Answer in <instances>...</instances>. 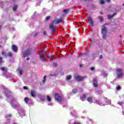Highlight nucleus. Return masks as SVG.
I'll return each mask as SVG.
<instances>
[{
	"label": "nucleus",
	"mask_w": 124,
	"mask_h": 124,
	"mask_svg": "<svg viewBox=\"0 0 124 124\" xmlns=\"http://www.w3.org/2000/svg\"><path fill=\"white\" fill-rule=\"evenodd\" d=\"M117 78L119 79H121V78H123V71L121 69H118L116 70Z\"/></svg>",
	"instance_id": "5"
},
{
	"label": "nucleus",
	"mask_w": 124,
	"mask_h": 124,
	"mask_svg": "<svg viewBox=\"0 0 124 124\" xmlns=\"http://www.w3.org/2000/svg\"><path fill=\"white\" fill-rule=\"evenodd\" d=\"M107 25H108V24L105 23L102 27V34L103 39H106L107 35L108 30L106 27H105V26H107Z\"/></svg>",
	"instance_id": "3"
},
{
	"label": "nucleus",
	"mask_w": 124,
	"mask_h": 124,
	"mask_svg": "<svg viewBox=\"0 0 124 124\" xmlns=\"http://www.w3.org/2000/svg\"><path fill=\"white\" fill-rule=\"evenodd\" d=\"M100 4H104V3H105V2L103 0H100Z\"/></svg>",
	"instance_id": "26"
},
{
	"label": "nucleus",
	"mask_w": 124,
	"mask_h": 124,
	"mask_svg": "<svg viewBox=\"0 0 124 124\" xmlns=\"http://www.w3.org/2000/svg\"><path fill=\"white\" fill-rule=\"evenodd\" d=\"M52 22L55 25L57 24H60V23H62V19H54V21H53Z\"/></svg>",
	"instance_id": "11"
},
{
	"label": "nucleus",
	"mask_w": 124,
	"mask_h": 124,
	"mask_svg": "<svg viewBox=\"0 0 124 124\" xmlns=\"http://www.w3.org/2000/svg\"><path fill=\"white\" fill-rule=\"evenodd\" d=\"M7 56H8L9 57H11L12 56V54L11 53V52H9L8 53Z\"/></svg>",
	"instance_id": "29"
},
{
	"label": "nucleus",
	"mask_w": 124,
	"mask_h": 124,
	"mask_svg": "<svg viewBox=\"0 0 124 124\" xmlns=\"http://www.w3.org/2000/svg\"><path fill=\"white\" fill-rule=\"evenodd\" d=\"M55 98L58 102L62 101V96L57 93L55 94Z\"/></svg>",
	"instance_id": "7"
},
{
	"label": "nucleus",
	"mask_w": 124,
	"mask_h": 124,
	"mask_svg": "<svg viewBox=\"0 0 124 124\" xmlns=\"http://www.w3.org/2000/svg\"><path fill=\"white\" fill-rule=\"evenodd\" d=\"M102 75H104V76H107V74L105 73V72H104L102 73Z\"/></svg>",
	"instance_id": "30"
},
{
	"label": "nucleus",
	"mask_w": 124,
	"mask_h": 124,
	"mask_svg": "<svg viewBox=\"0 0 124 124\" xmlns=\"http://www.w3.org/2000/svg\"><path fill=\"white\" fill-rule=\"evenodd\" d=\"M24 101L25 102H26V103H29V98L28 97H26L24 99Z\"/></svg>",
	"instance_id": "22"
},
{
	"label": "nucleus",
	"mask_w": 124,
	"mask_h": 124,
	"mask_svg": "<svg viewBox=\"0 0 124 124\" xmlns=\"http://www.w3.org/2000/svg\"><path fill=\"white\" fill-rule=\"evenodd\" d=\"M31 95L32 97H35L36 96V92L34 90H31Z\"/></svg>",
	"instance_id": "10"
},
{
	"label": "nucleus",
	"mask_w": 124,
	"mask_h": 124,
	"mask_svg": "<svg viewBox=\"0 0 124 124\" xmlns=\"http://www.w3.org/2000/svg\"><path fill=\"white\" fill-rule=\"evenodd\" d=\"M49 19H50V16H47L46 18V20H49Z\"/></svg>",
	"instance_id": "40"
},
{
	"label": "nucleus",
	"mask_w": 124,
	"mask_h": 124,
	"mask_svg": "<svg viewBox=\"0 0 124 124\" xmlns=\"http://www.w3.org/2000/svg\"><path fill=\"white\" fill-rule=\"evenodd\" d=\"M103 58V56L102 55L100 56V59H102Z\"/></svg>",
	"instance_id": "43"
},
{
	"label": "nucleus",
	"mask_w": 124,
	"mask_h": 124,
	"mask_svg": "<svg viewBox=\"0 0 124 124\" xmlns=\"http://www.w3.org/2000/svg\"><path fill=\"white\" fill-rule=\"evenodd\" d=\"M98 19H99L100 22H102L103 21H104V18L102 16H99L98 17Z\"/></svg>",
	"instance_id": "18"
},
{
	"label": "nucleus",
	"mask_w": 124,
	"mask_h": 124,
	"mask_svg": "<svg viewBox=\"0 0 124 124\" xmlns=\"http://www.w3.org/2000/svg\"><path fill=\"white\" fill-rule=\"evenodd\" d=\"M41 100H42V101H44V100H45V99L44 98V97H42L41 98Z\"/></svg>",
	"instance_id": "34"
},
{
	"label": "nucleus",
	"mask_w": 124,
	"mask_h": 124,
	"mask_svg": "<svg viewBox=\"0 0 124 124\" xmlns=\"http://www.w3.org/2000/svg\"><path fill=\"white\" fill-rule=\"evenodd\" d=\"M1 30V25L0 24V30Z\"/></svg>",
	"instance_id": "45"
},
{
	"label": "nucleus",
	"mask_w": 124,
	"mask_h": 124,
	"mask_svg": "<svg viewBox=\"0 0 124 124\" xmlns=\"http://www.w3.org/2000/svg\"><path fill=\"white\" fill-rule=\"evenodd\" d=\"M71 78H72V76H71V75L68 76L66 77V80H70V79H71Z\"/></svg>",
	"instance_id": "21"
},
{
	"label": "nucleus",
	"mask_w": 124,
	"mask_h": 124,
	"mask_svg": "<svg viewBox=\"0 0 124 124\" xmlns=\"http://www.w3.org/2000/svg\"><path fill=\"white\" fill-rule=\"evenodd\" d=\"M72 92L74 93H77V89H73Z\"/></svg>",
	"instance_id": "27"
},
{
	"label": "nucleus",
	"mask_w": 124,
	"mask_h": 124,
	"mask_svg": "<svg viewBox=\"0 0 124 124\" xmlns=\"http://www.w3.org/2000/svg\"><path fill=\"white\" fill-rule=\"evenodd\" d=\"M80 67H82V65H80Z\"/></svg>",
	"instance_id": "47"
},
{
	"label": "nucleus",
	"mask_w": 124,
	"mask_h": 124,
	"mask_svg": "<svg viewBox=\"0 0 124 124\" xmlns=\"http://www.w3.org/2000/svg\"><path fill=\"white\" fill-rule=\"evenodd\" d=\"M123 115H124V111H123Z\"/></svg>",
	"instance_id": "48"
},
{
	"label": "nucleus",
	"mask_w": 124,
	"mask_h": 124,
	"mask_svg": "<svg viewBox=\"0 0 124 124\" xmlns=\"http://www.w3.org/2000/svg\"><path fill=\"white\" fill-rule=\"evenodd\" d=\"M63 13H64L65 14H67V12H68V9H64L63 10Z\"/></svg>",
	"instance_id": "25"
},
{
	"label": "nucleus",
	"mask_w": 124,
	"mask_h": 124,
	"mask_svg": "<svg viewBox=\"0 0 124 124\" xmlns=\"http://www.w3.org/2000/svg\"><path fill=\"white\" fill-rule=\"evenodd\" d=\"M23 89H24V90H28V87H27L26 86H24Z\"/></svg>",
	"instance_id": "39"
},
{
	"label": "nucleus",
	"mask_w": 124,
	"mask_h": 124,
	"mask_svg": "<svg viewBox=\"0 0 124 124\" xmlns=\"http://www.w3.org/2000/svg\"><path fill=\"white\" fill-rule=\"evenodd\" d=\"M87 101L88 102H93V103H96L101 106H105L107 104H110L111 103V100L107 99L105 97L101 98L99 100H95V99H93L91 97H88L87 98Z\"/></svg>",
	"instance_id": "1"
},
{
	"label": "nucleus",
	"mask_w": 124,
	"mask_h": 124,
	"mask_svg": "<svg viewBox=\"0 0 124 124\" xmlns=\"http://www.w3.org/2000/svg\"><path fill=\"white\" fill-rule=\"evenodd\" d=\"M13 108H15L18 111V113L16 114V117L19 118L21 116H25V110L21 108L19 104H14L12 105Z\"/></svg>",
	"instance_id": "2"
},
{
	"label": "nucleus",
	"mask_w": 124,
	"mask_h": 124,
	"mask_svg": "<svg viewBox=\"0 0 124 124\" xmlns=\"http://www.w3.org/2000/svg\"><path fill=\"white\" fill-rule=\"evenodd\" d=\"M43 34L44 35H46V34H47L46 31H44Z\"/></svg>",
	"instance_id": "37"
},
{
	"label": "nucleus",
	"mask_w": 124,
	"mask_h": 124,
	"mask_svg": "<svg viewBox=\"0 0 124 124\" xmlns=\"http://www.w3.org/2000/svg\"><path fill=\"white\" fill-rule=\"evenodd\" d=\"M12 49L14 51V52H16V53L17 52V46H15V45H13L12 46Z\"/></svg>",
	"instance_id": "15"
},
{
	"label": "nucleus",
	"mask_w": 124,
	"mask_h": 124,
	"mask_svg": "<svg viewBox=\"0 0 124 124\" xmlns=\"http://www.w3.org/2000/svg\"><path fill=\"white\" fill-rule=\"evenodd\" d=\"M86 97H87V96H86V95H83L82 96L80 97V99L82 101H85V100H86Z\"/></svg>",
	"instance_id": "16"
},
{
	"label": "nucleus",
	"mask_w": 124,
	"mask_h": 124,
	"mask_svg": "<svg viewBox=\"0 0 124 124\" xmlns=\"http://www.w3.org/2000/svg\"><path fill=\"white\" fill-rule=\"evenodd\" d=\"M46 100L48 101V102H50L51 101V98L49 96H46Z\"/></svg>",
	"instance_id": "20"
},
{
	"label": "nucleus",
	"mask_w": 124,
	"mask_h": 124,
	"mask_svg": "<svg viewBox=\"0 0 124 124\" xmlns=\"http://www.w3.org/2000/svg\"><path fill=\"white\" fill-rule=\"evenodd\" d=\"M1 70L3 72V74H6V70H5V69H4V67H1Z\"/></svg>",
	"instance_id": "19"
},
{
	"label": "nucleus",
	"mask_w": 124,
	"mask_h": 124,
	"mask_svg": "<svg viewBox=\"0 0 124 124\" xmlns=\"http://www.w3.org/2000/svg\"><path fill=\"white\" fill-rule=\"evenodd\" d=\"M17 6L16 5L14 7H13V11H16V10H17Z\"/></svg>",
	"instance_id": "24"
},
{
	"label": "nucleus",
	"mask_w": 124,
	"mask_h": 124,
	"mask_svg": "<svg viewBox=\"0 0 124 124\" xmlns=\"http://www.w3.org/2000/svg\"><path fill=\"white\" fill-rule=\"evenodd\" d=\"M89 24L92 27L93 26V19L91 17H89Z\"/></svg>",
	"instance_id": "13"
},
{
	"label": "nucleus",
	"mask_w": 124,
	"mask_h": 124,
	"mask_svg": "<svg viewBox=\"0 0 124 124\" xmlns=\"http://www.w3.org/2000/svg\"><path fill=\"white\" fill-rule=\"evenodd\" d=\"M46 78H47V76H44V79L43 80V82L44 84V83H45V81H46Z\"/></svg>",
	"instance_id": "23"
},
{
	"label": "nucleus",
	"mask_w": 124,
	"mask_h": 124,
	"mask_svg": "<svg viewBox=\"0 0 124 124\" xmlns=\"http://www.w3.org/2000/svg\"><path fill=\"white\" fill-rule=\"evenodd\" d=\"M106 1H107V2H110V0H106Z\"/></svg>",
	"instance_id": "42"
},
{
	"label": "nucleus",
	"mask_w": 124,
	"mask_h": 124,
	"mask_svg": "<svg viewBox=\"0 0 124 124\" xmlns=\"http://www.w3.org/2000/svg\"><path fill=\"white\" fill-rule=\"evenodd\" d=\"M53 66H54V67H56V66H58V64H57V63L53 62Z\"/></svg>",
	"instance_id": "28"
},
{
	"label": "nucleus",
	"mask_w": 124,
	"mask_h": 124,
	"mask_svg": "<svg viewBox=\"0 0 124 124\" xmlns=\"http://www.w3.org/2000/svg\"><path fill=\"white\" fill-rule=\"evenodd\" d=\"M116 90L117 91H120V90H121V87L120 86H117L116 88Z\"/></svg>",
	"instance_id": "31"
},
{
	"label": "nucleus",
	"mask_w": 124,
	"mask_h": 124,
	"mask_svg": "<svg viewBox=\"0 0 124 124\" xmlns=\"http://www.w3.org/2000/svg\"><path fill=\"white\" fill-rule=\"evenodd\" d=\"M26 60H27V61H29V60H30V58H29V57H27V58H26Z\"/></svg>",
	"instance_id": "44"
},
{
	"label": "nucleus",
	"mask_w": 124,
	"mask_h": 124,
	"mask_svg": "<svg viewBox=\"0 0 124 124\" xmlns=\"http://www.w3.org/2000/svg\"><path fill=\"white\" fill-rule=\"evenodd\" d=\"M32 51L31 49L29 48L27 49V50H25L23 52V57H29V56H31V55Z\"/></svg>",
	"instance_id": "4"
},
{
	"label": "nucleus",
	"mask_w": 124,
	"mask_h": 124,
	"mask_svg": "<svg viewBox=\"0 0 124 124\" xmlns=\"http://www.w3.org/2000/svg\"><path fill=\"white\" fill-rule=\"evenodd\" d=\"M91 70H92V71L94 70V67H93L91 68Z\"/></svg>",
	"instance_id": "41"
},
{
	"label": "nucleus",
	"mask_w": 124,
	"mask_h": 124,
	"mask_svg": "<svg viewBox=\"0 0 124 124\" xmlns=\"http://www.w3.org/2000/svg\"><path fill=\"white\" fill-rule=\"evenodd\" d=\"M48 105H49V106H53V103H49L48 104Z\"/></svg>",
	"instance_id": "33"
},
{
	"label": "nucleus",
	"mask_w": 124,
	"mask_h": 124,
	"mask_svg": "<svg viewBox=\"0 0 124 124\" xmlns=\"http://www.w3.org/2000/svg\"><path fill=\"white\" fill-rule=\"evenodd\" d=\"M55 25L53 21L50 23L49 29L51 30V31H55Z\"/></svg>",
	"instance_id": "8"
},
{
	"label": "nucleus",
	"mask_w": 124,
	"mask_h": 124,
	"mask_svg": "<svg viewBox=\"0 0 124 124\" xmlns=\"http://www.w3.org/2000/svg\"><path fill=\"white\" fill-rule=\"evenodd\" d=\"M85 78V77H81L80 76H76L75 77V79L77 80V81H82L84 78Z\"/></svg>",
	"instance_id": "9"
},
{
	"label": "nucleus",
	"mask_w": 124,
	"mask_h": 124,
	"mask_svg": "<svg viewBox=\"0 0 124 124\" xmlns=\"http://www.w3.org/2000/svg\"><path fill=\"white\" fill-rule=\"evenodd\" d=\"M3 91L5 92V95L6 96V97H8V98H11V97H12V96L10 95V93L9 91H8V90L5 88H4Z\"/></svg>",
	"instance_id": "6"
},
{
	"label": "nucleus",
	"mask_w": 124,
	"mask_h": 124,
	"mask_svg": "<svg viewBox=\"0 0 124 124\" xmlns=\"http://www.w3.org/2000/svg\"><path fill=\"white\" fill-rule=\"evenodd\" d=\"M115 15H116V14H113L112 15H108V19H112V18H113Z\"/></svg>",
	"instance_id": "17"
},
{
	"label": "nucleus",
	"mask_w": 124,
	"mask_h": 124,
	"mask_svg": "<svg viewBox=\"0 0 124 124\" xmlns=\"http://www.w3.org/2000/svg\"><path fill=\"white\" fill-rule=\"evenodd\" d=\"M40 57H42L43 55H44V53L40 52Z\"/></svg>",
	"instance_id": "35"
},
{
	"label": "nucleus",
	"mask_w": 124,
	"mask_h": 124,
	"mask_svg": "<svg viewBox=\"0 0 124 124\" xmlns=\"http://www.w3.org/2000/svg\"><path fill=\"white\" fill-rule=\"evenodd\" d=\"M83 0L84 1H87V0Z\"/></svg>",
	"instance_id": "46"
},
{
	"label": "nucleus",
	"mask_w": 124,
	"mask_h": 124,
	"mask_svg": "<svg viewBox=\"0 0 124 124\" xmlns=\"http://www.w3.org/2000/svg\"><path fill=\"white\" fill-rule=\"evenodd\" d=\"M7 116L8 118H10V117H11V114H9L7 115Z\"/></svg>",
	"instance_id": "38"
},
{
	"label": "nucleus",
	"mask_w": 124,
	"mask_h": 124,
	"mask_svg": "<svg viewBox=\"0 0 124 124\" xmlns=\"http://www.w3.org/2000/svg\"><path fill=\"white\" fill-rule=\"evenodd\" d=\"M2 54L3 55V56H5V57H7V55H6V54H5V52H2Z\"/></svg>",
	"instance_id": "32"
},
{
	"label": "nucleus",
	"mask_w": 124,
	"mask_h": 124,
	"mask_svg": "<svg viewBox=\"0 0 124 124\" xmlns=\"http://www.w3.org/2000/svg\"><path fill=\"white\" fill-rule=\"evenodd\" d=\"M2 62V58L0 57V63H1Z\"/></svg>",
	"instance_id": "36"
},
{
	"label": "nucleus",
	"mask_w": 124,
	"mask_h": 124,
	"mask_svg": "<svg viewBox=\"0 0 124 124\" xmlns=\"http://www.w3.org/2000/svg\"><path fill=\"white\" fill-rule=\"evenodd\" d=\"M0 47H1V46H0Z\"/></svg>",
	"instance_id": "49"
},
{
	"label": "nucleus",
	"mask_w": 124,
	"mask_h": 124,
	"mask_svg": "<svg viewBox=\"0 0 124 124\" xmlns=\"http://www.w3.org/2000/svg\"><path fill=\"white\" fill-rule=\"evenodd\" d=\"M17 73H18L19 76L22 75V74H23V72H24L23 70L21 68L17 69Z\"/></svg>",
	"instance_id": "14"
},
{
	"label": "nucleus",
	"mask_w": 124,
	"mask_h": 124,
	"mask_svg": "<svg viewBox=\"0 0 124 124\" xmlns=\"http://www.w3.org/2000/svg\"><path fill=\"white\" fill-rule=\"evenodd\" d=\"M93 86L95 87V88H96V87H97L98 84L97 83V79H96V78H93Z\"/></svg>",
	"instance_id": "12"
}]
</instances>
